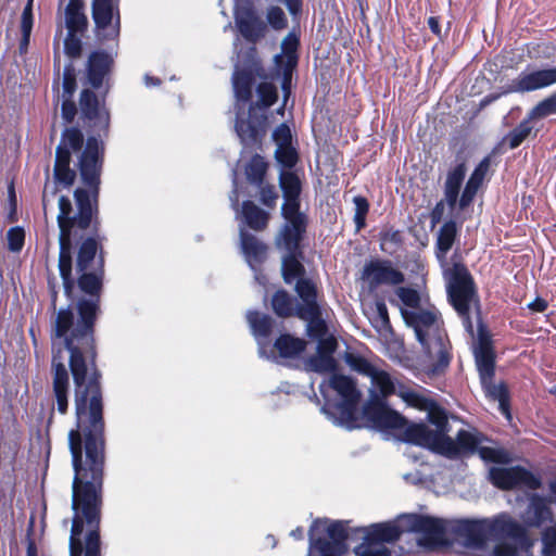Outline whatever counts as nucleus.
Segmentation results:
<instances>
[{
    "label": "nucleus",
    "mask_w": 556,
    "mask_h": 556,
    "mask_svg": "<svg viewBox=\"0 0 556 556\" xmlns=\"http://www.w3.org/2000/svg\"><path fill=\"white\" fill-rule=\"evenodd\" d=\"M77 243L72 261L73 305L60 308L51 327V340H62L70 353L74 380L75 428L68 432L74 475H104L106 438L102 374L97 365L96 324L102 314L106 236L101 228ZM68 299V296L66 295Z\"/></svg>",
    "instance_id": "obj_1"
},
{
    "label": "nucleus",
    "mask_w": 556,
    "mask_h": 556,
    "mask_svg": "<svg viewBox=\"0 0 556 556\" xmlns=\"http://www.w3.org/2000/svg\"><path fill=\"white\" fill-rule=\"evenodd\" d=\"M104 148L97 136H89L85 150L78 156L77 168L85 187L74 191L76 213L73 214L72 201L59 198L56 217L59 233V271L63 282L64 294L72 296L74 279L72 277V236L75 231L89 228H101L99 195Z\"/></svg>",
    "instance_id": "obj_2"
},
{
    "label": "nucleus",
    "mask_w": 556,
    "mask_h": 556,
    "mask_svg": "<svg viewBox=\"0 0 556 556\" xmlns=\"http://www.w3.org/2000/svg\"><path fill=\"white\" fill-rule=\"evenodd\" d=\"M452 531L473 548H483L488 541H496L494 556H528L534 545L528 530L508 513L479 520H457Z\"/></svg>",
    "instance_id": "obj_3"
},
{
    "label": "nucleus",
    "mask_w": 556,
    "mask_h": 556,
    "mask_svg": "<svg viewBox=\"0 0 556 556\" xmlns=\"http://www.w3.org/2000/svg\"><path fill=\"white\" fill-rule=\"evenodd\" d=\"M102 507L103 498H72L70 556H103Z\"/></svg>",
    "instance_id": "obj_4"
},
{
    "label": "nucleus",
    "mask_w": 556,
    "mask_h": 556,
    "mask_svg": "<svg viewBox=\"0 0 556 556\" xmlns=\"http://www.w3.org/2000/svg\"><path fill=\"white\" fill-rule=\"evenodd\" d=\"M405 323L412 327L417 340L432 363L431 372H443L451 362V344L438 315L431 311L402 309Z\"/></svg>",
    "instance_id": "obj_5"
},
{
    "label": "nucleus",
    "mask_w": 556,
    "mask_h": 556,
    "mask_svg": "<svg viewBox=\"0 0 556 556\" xmlns=\"http://www.w3.org/2000/svg\"><path fill=\"white\" fill-rule=\"evenodd\" d=\"M428 420L437 429H430L425 424H410L402 434V440L437 454H455L454 440L447 435L450 431L445 410L433 400L429 408H426Z\"/></svg>",
    "instance_id": "obj_6"
},
{
    "label": "nucleus",
    "mask_w": 556,
    "mask_h": 556,
    "mask_svg": "<svg viewBox=\"0 0 556 556\" xmlns=\"http://www.w3.org/2000/svg\"><path fill=\"white\" fill-rule=\"evenodd\" d=\"M256 78L266 79L264 68L258 64H252L248 67L236 68L232 74V89L237 102L249 103L251 115L257 111L266 114V111L278 100V89L270 81H262L256 86L257 99L252 102V90Z\"/></svg>",
    "instance_id": "obj_7"
},
{
    "label": "nucleus",
    "mask_w": 556,
    "mask_h": 556,
    "mask_svg": "<svg viewBox=\"0 0 556 556\" xmlns=\"http://www.w3.org/2000/svg\"><path fill=\"white\" fill-rule=\"evenodd\" d=\"M443 275L451 305L462 318L465 329L473 334L470 307L477 300V290L470 271L465 264L454 263L451 267L444 268Z\"/></svg>",
    "instance_id": "obj_8"
},
{
    "label": "nucleus",
    "mask_w": 556,
    "mask_h": 556,
    "mask_svg": "<svg viewBox=\"0 0 556 556\" xmlns=\"http://www.w3.org/2000/svg\"><path fill=\"white\" fill-rule=\"evenodd\" d=\"M409 531L420 534L418 544L429 549L447 545V522L444 519L410 514L405 517Z\"/></svg>",
    "instance_id": "obj_9"
},
{
    "label": "nucleus",
    "mask_w": 556,
    "mask_h": 556,
    "mask_svg": "<svg viewBox=\"0 0 556 556\" xmlns=\"http://www.w3.org/2000/svg\"><path fill=\"white\" fill-rule=\"evenodd\" d=\"M80 119L85 127L90 128L98 137L108 136L110 113L102 100L90 89H83L79 96Z\"/></svg>",
    "instance_id": "obj_10"
},
{
    "label": "nucleus",
    "mask_w": 556,
    "mask_h": 556,
    "mask_svg": "<svg viewBox=\"0 0 556 556\" xmlns=\"http://www.w3.org/2000/svg\"><path fill=\"white\" fill-rule=\"evenodd\" d=\"M362 417L365 426L372 429H405L406 418L399 412L391 409L381 401L377 394H371L370 400L366 402L362 409Z\"/></svg>",
    "instance_id": "obj_11"
},
{
    "label": "nucleus",
    "mask_w": 556,
    "mask_h": 556,
    "mask_svg": "<svg viewBox=\"0 0 556 556\" xmlns=\"http://www.w3.org/2000/svg\"><path fill=\"white\" fill-rule=\"evenodd\" d=\"M489 479L493 485L502 490H511L517 486L536 490L541 486L540 478L520 466L509 468L492 467L489 470Z\"/></svg>",
    "instance_id": "obj_12"
},
{
    "label": "nucleus",
    "mask_w": 556,
    "mask_h": 556,
    "mask_svg": "<svg viewBox=\"0 0 556 556\" xmlns=\"http://www.w3.org/2000/svg\"><path fill=\"white\" fill-rule=\"evenodd\" d=\"M328 384L341 397L339 410L342 417L348 421H354L356 408L362 396L356 381L349 376L334 372L330 376Z\"/></svg>",
    "instance_id": "obj_13"
},
{
    "label": "nucleus",
    "mask_w": 556,
    "mask_h": 556,
    "mask_svg": "<svg viewBox=\"0 0 556 556\" xmlns=\"http://www.w3.org/2000/svg\"><path fill=\"white\" fill-rule=\"evenodd\" d=\"M348 536V528L344 521H329L328 519L314 520L308 532L309 543L323 540L332 545L333 552L340 555L345 551Z\"/></svg>",
    "instance_id": "obj_14"
},
{
    "label": "nucleus",
    "mask_w": 556,
    "mask_h": 556,
    "mask_svg": "<svg viewBox=\"0 0 556 556\" xmlns=\"http://www.w3.org/2000/svg\"><path fill=\"white\" fill-rule=\"evenodd\" d=\"M362 279L368 283L370 290H375L382 285L399 286L405 281V276L391 261L372 260L364 265Z\"/></svg>",
    "instance_id": "obj_15"
},
{
    "label": "nucleus",
    "mask_w": 556,
    "mask_h": 556,
    "mask_svg": "<svg viewBox=\"0 0 556 556\" xmlns=\"http://www.w3.org/2000/svg\"><path fill=\"white\" fill-rule=\"evenodd\" d=\"M92 18L96 28L104 31L105 38H116L121 30V16L117 1L92 0Z\"/></svg>",
    "instance_id": "obj_16"
},
{
    "label": "nucleus",
    "mask_w": 556,
    "mask_h": 556,
    "mask_svg": "<svg viewBox=\"0 0 556 556\" xmlns=\"http://www.w3.org/2000/svg\"><path fill=\"white\" fill-rule=\"evenodd\" d=\"M114 65V59L103 50H97L89 54L86 64V78L93 89L105 87V93L109 91V80Z\"/></svg>",
    "instance_id": "obj_17"
},
{
    "label": "nucleus",
    "mask_w": 556,
    "mask_h": 556,
    "mask_svg": "<svg viewBox=\"0 0 556 556\" xmlns=\"http://www.w3.org/2000/svg\"><path fill=\"white\" fill-rule=\"evenodd\" d=\"M52 391L58 412L62 415L68 412L70 374L62 362L61 351L52 354L51 361Z\"/></svg>",
    "instance_id": "obj_18"
},
{
    "label": "nucleus",
    "mask_w": 556,
    "mask_h": 556,
    "mask_svg": "<svg viewBox=\"0 0 556 556\" xmlns=\"http://www.w3.org/2000/svg\"><path fill=\"white\" fill-rule=\"evenodd\" d=\"M521 526L527 528H541L554 520L552 501L540 494H532L528 505L521 514Z\"/></svg>",
    "instance_id": "obj_19"
},
{
    "label": "nucleus",
    "mask_w": 556,
    "mask_h": 556,
    "mask_svg": "<svg viewBox=\"0 0 556 556\" xmlns=\"http://www.w3.org/2000/svg\"><path fill=\"white\" fill-rule=\"evenodd\" d=\"M266 123L267 115L264 113L257 115L255 112L251 115L249 112L248 117L238 116L235 129L241 143L247 148H253L260 144L266 132Z\"/></svg>",
    "instance_id": "obj_20"
},
{
    "label": "nucleus",
    "mask_w": 556,
    "mask_h": 556,
    "mask_svg": "<svg viewBox=\"0 0 556 556\" xmlns=\"http://www.w3.org/2000/svg\"><path fill=\"white\" fill-rule=\"evenodd\" d=\"M555 84L556 67L542 68L529 73L522 72L513 81L508 92H530L547 88Z\"/></svg>",
    "instance_id": "obj_21"
},
{
    "label": "nucleus",
    "mask_w": 556,
    "mask_h": 556,
    "mask_svg": "<svg viewBox=\"0 0 556 556\" xmlns=\"http://www.w3.org/2000/svg\"><path fill=\"white\" fill-rule=\"evenodd\" d=\"M295 292L302 300V304L296 305L295 316L306 317V315L317 314L320 306L317 302L316 285L311 279L300 278L295 285Z\"/></svg>",
    "instance_id": "obj_22"
},
{
    "label": "nucleus",
    "mask_w": 556,
    "mask_h": 556,
    "mask_svg": "<svg viewBox=\"0 0 556 556\" xmlns=\"http://www.w3.org/2000/svg\"><path fill=\"white\" fill-rule=\"evenodd\" d=\"M240 247L247 262L253 269L266 260L267 245L244 229L240 230Z\"/></svg>",
    "instance_id": "obj_23"
},
{
    "label": "nucleus",
    "mask_w": 556,
    "mask_h": 556,
    "mask_svg": "<svg viewBox=\"0 0 556 556\" xmlns=\"http://www.w3.org/2000/svg\"><path fill=\"white\" fill-rule=\"evenodd\" d=\"M458 235V226L454 219H448L439 228L435 240V256L440 264L445 267L447 265V253L454 245Z\"/></svg>",
    "instance_id": "obj_24"
},
{
    "label": "nucleus",
    "mask_w": 556,
    "mask_h": 556,
    "mask_svg": "<svg viewBox=\"0 0 556 556\" xmlns=\"http://www.w3.org/2000/svg\"><path fill=\"white\" fill-rule=\"evenodd\" d=\"M236 23L240 34L251 42L264 37L266 26L252 10H245L236 16Z\"/></svg>",
    "instance_id": "obj_25"
},
{
    "label": "nucleus",
    "mask_w": 556,
    "mask_h": 556,
    "mask_svg": "<svg viewBox=\"0 0 556 556\" xmlns=\"http://www.w3.org/2000/svg\"><path fill=\"white\" fill-rule=\"evenodd\" d=\"M475 357L481 382L493 380L495 374V355L491 343L481 339L475 351Z\"/></svg>",
    "instance_id": "obj_26"
},
{
    "label": "nucleus",
    "mask_w": 556,
    "mask_h": 556,
    "mask_svg": "<svg viewBox=\"0 0 556 556\" xmlns=\"http://www.w3.org/2000/svg\"><path fill=\"white\" fill-rule=\"evenodd\" d=\"M466 170V164L465 162H462L447 172L446 180L444 182V197L446 204L451 210H454L457 204Z\"/></svg>",
    "instance_id": "obj_27"
},
{
    "label": "nucleus",
    "mask_w": 556,
    "mask_h": 556,
    "mask_svg": "<svg viewBox=\"0 0 556 556\" xmlns=\"http://www.w3.org/2000/svg\"><path fill=\"white\" fill-rule=\"evenodd\" d=\"M83 0H70L65 8V26L67 33H79L83 35L88 27V18L85 14Z\"/></svg>",
    "instance_id": "obj_28"
},
{
    "label": "nucleus",
    "mask_w": 556,
    "mask_h": 556,
    "mask_svg": "<svg viewBox=\"0 0 556 556\" xmlns=\"http://www.w3.org/2000/svg\"><path fill=\"white\" fill-rule=\"evenodd\" d=\"M279 186L285 199L283 204H301L302 181L294 172H280Z\"/></svg>",
    "instance_id": "obj_29"
},
{
    "label": "nucleus",
    "mask_w": 556,
    "mask_h": 556,
    "mask_svg": "<svg viewBox=\"0 0 556 556\" xmlns=\"http://www.w3.org/2000/svg\"><path fill=\"white\" fill-rule=\"evenodd\" d=\"M242 217L249 228L255 231H263L267 228L270 215L257 206L253 201H243L241 207Z\"/></svg>",
    "instance_id": "obj_30"
},
{
    "label": "nucleus",
    "mask_w": 556,
    "mask_h": 556,
    "mask_svg": "<svg viewBox=\"0 0 556 556\" xmlns=\"http://www.w3.org/2000/svg\"><path fill=\"white\" fill-rule=\"evenodd\" d=\"M71 153L56 149L53 177L55 181L65 188L71 187L76 179V172L71 168Z\"/></svg>",
    "instance_id": "obj_31"
},
{
    "label": "nucleus",
    "mask_w": 556,
    "mask_h": 556,
    "mask_svg": "<svg viewBox=\"0 0 556 556\" xmlns=\"http://www.w3.org/2000/svg\"><path fill=\"white\" fill-rule=\"evenodd\" d=\"M421 391L414 390L404 383H397V396L403 400L408 406L425 410L429 408L433 399L429 397L428 390L420 388Z\"/></svg>",
    "instance_id": "obj_32"
},
{
    "label": "nucleus",
    "mask_w": 556,
    "mask_h": 556,
    "mask_svg": "<svg viewBox=\"0 0 556 556\" xmlns=\"http://www.w3.org/2000/svg\"><path fill=\"white\" fill-rule=\"evenodd\" d=\"M482 441V437L479 433H472L467 430H459L456 435V440H454V445L456 448L455 454H442L448 458H456L460 454L470 453L473 454L478 452L479 444Z\"/></svg>",
    "instance_id": "obj_33"
},
{
    "label": "nucleus",
    "mask_w": 556,
    "mask_h": 556,
    "mask_svg": "<svg viewBox=\"0 0 556 556\" xmlns=\"http://www.w3.org/2000/svg\"><path fill=\"white\" fill-rule=\"evenodd\" d=\"M535 119V117H531V113L529 112L527 116L503 138V143H507L511 150L518 148L532 135L534 129L533 122Z\"/></svg>",
    "instance_id": "obj_34"
},
{
    "label": "nucleus",
    "mask_w": 556,
    "mask_h": 556,
    "mask_svg": "<svg viewBox=\"0 0 556 556\" xmlns=\"http://www.w3.org/2000/svg\"><path fill=\"white\" fill-rule=\"evenodd\" d=\"M369 378L371 379L372 386L378 391L376 394L381 401L387 400L393 394L397 395V383L400 382L392 379L391 375L387 371L376 368Z\"/></svg>",
    "instance_id": "obj_35"
},
{
    "label": "nucleus",
    "mask_w": 556,
    "mask_h": 556,
    "mask_svg": "<svg viewBox=\"0 0 556 556\" xmlns=\"http://www.w3.org/2000/svg\"><path fill=\"white\" fill-rule=\"evenodd\" d=\"M300 208L301 204H282L281 215L285 219L282 226L306 232L308 216L304 212H301Z\"/></svg>",
    "instance_id": "obj_36"
},
{
    "label": "nucleus",
    "mask_w": 556,
    "mask_h": 556,
    "mask_svg": "<svg viewBox=\"0 0 556 556\" xmlns=\"http://www.w3.org/2000/svg\"><path fill=\"white\" fill-rule=\"evenodd\" d=\"M303 257V252L291 253L287 252V255L282 258V276L287 283H292L295 279L303 278L305 268L300 262Z\"/></svg>",
    "instance_id": "obj_37"
},
{
    "label": "nucleus",
    "mask_w": 556,
    "mask_h": 556,
    "mask_svg": "<svg viewBox=\"0 0 556 556\" xmlns=\"http://www.w3.org/2000/svg\"><path fill=\"white\" fill-rule=\"evenodd\" d=\"M274 345L282 357H296L305 350L306 342L286 333L278 337Z\"/></svg>",
    "instance_id": "obj_38"
},
{
    "label": "nucleus",
    "mask_w": 556,
    "mask_h": 556,
    "mask_svg": "<svg viewBox=\"0 0 556 556\" xmlns=\"http://www.w3.org/2000/svg\"><path fill=\"white\" fill-rule=\"evenodd\" d=\"M268 163L265 159L260 154H255L245 165L244 174L251 185L261 186L265 181Z\"/></svg>",
    "instance_id": "obj_39"
},
{
    "label": "nucleus",
    "mask_w": 556,
    "mask_h": 556,
    "mask_svg": "<svg viewBox=\"0 0 556 556\" xmlns=\"http://www.w3.org/2000/svg\"><path fill=\"white\" fill-rule=\"evenodd\" d=\"M402 532L401 528L394 523H377L370 527L367 534L377 542L386 544L396 542Z\"/></svg>",
    "instance_id": "obj_40"
},
{
    "label": "nucleus",
    "mask_w": 556,
    "mask_h": 556,
    "mask_svg": "<svg viewBox=\"0 0 556 556\" xmlns=\"http://www.w3.org/2000/svg\"><path fill=\"white\" fill-rule=\"evenodd\" d=\"M305 233V231L294 230L292 228L282 226L279 237L277 238V245L285 249L287 252H302L301 242Z\"/></svg>",
    "instance_id": "obj_41"
},
{
    "label": "nucleus",
    "mask_w": 556,
    "mask_h": 556,
    "mask_svg": "<svg viewBox=\"0 0 556 556\" xmlns=\"http://www.w3.org/2000/svg\"><path fill=\"white\" fill-rule=\"evenodd\" d=\"M247 320L255 337L267 338L271 333L274 319L269 315L251 311L247 314Z\"/></svg>",
    "instance_id": "obj_42"
},
{
    "label": "nucleus",
    "mask_w": 556,
    "mask_h": 556,
    "mask_svg": "<svg viewBox=\"0 0 556 556\" xmlns=\"http://www.w3.org/2000/svg\"><path fill=\"white\" fill-rule=\"evenodd\" d=\"M271 307L275 314L281 318L295 316L294 300L286 290H278L273 295Z\"/></svg>",
    "instance_id": "obj_43"
},
{
    "label": "nucleus",
    "mask_w": 556,
    "mask_h": 556,
    "mask_svg": "<svg viewBox=\"0 0 556 556\" xmlns=\"http://www.w3.org/2000/svg\"><path fill=\"white\" fill-rule=\"evenodd\" d=\"M84 144V135L80 129L77 127H68L65 128L60 144L56 149H60L62 152L71 153V151L78 152L80 151V154L85 150V148L81 150Z\"/></svg>",
    "instance_id": "obj_44"
},
{
    "label": "nucleus",
    "mask_w": 556,
    "mask_h": 556,
    "mask_svg": "<svg viewBox=\"0 0 556 556\" xmlns=\"http://www.w3.org/2000/svg\"><path fill=\"white\" fill-rule=\"evenodd\" d=\"M356 556H390L391 551L381 542H377L367 533L364 541L354 548Z\"/></svg>",
    "instance_id": "obj_45"
},
{
    "label": "nucleus",
    "mask_w": 556,
    "mask_h": 556,
    "mask_svg": "<svg viewBox=\"0 0 556 556\" xmlns=\"http://www.w3.org/2000/svg\"><path fill=\"white\" fill-rule=\"evenodd\" d=\"M483 390L488 397L500 403L501 409L509 414L508 412V390L504 383L495 384L493 380L481 382Z\"/></svg>",
    "instance_id": "obj_46"
},
{
    "label": "nucleus",
    "mask_w": 556,
    "mask_h": 556,
    "mask_svg": "<svg viewBox=\"0 0 556 556\" xmlns=\"http://www.w3.org/2000/svg\"><path fill=\"white\" fill-rule=\"evenodd\" d=\"M343 359L352 370L361 375L370 377L371 374L376 370V367L367 358L359 354L345 352Z\"/></svg>",
    "instance_id": "obj_47"
},
{
    "label": "nucleus",
    "mask_w": 556,
    "mask_h": 556,
    "mask_svg": "<svg viewBox=\"0 0 556 556\" xmlns=\"http://www.w3.org/2000/svg\"><path fill=\"white\" fill-rule=\"evenodd\" d=\"M376 316L372 320L375 329L379 334L388 337L393 333L391 321L389 318L388 307L384 302L379 301L376 303Z\"/></svg>",
    "instance_id": "obj_48"
},
{
    "label": "nucleus",
    "mask_w": 556,
    "mask_h": 556,
    "mask_svg": "<svg viewBox=\"0 0 556 556\" xmlns=\"http://www.w3.org/2000/svg\"><path fill=\"white\" fill-rule=\"evenodd\" d=\"M477 453L488 463L509 464L513 460L510 453L501 447L480 446Z\"/></svg>",
    "instance_id": "obj_49"
},
{
    "label": "nucleus",
    "mask_w": 556,
    "mask_h": 556,
    "mask_svg": "<svg viewBox=\"0 0 556 556\" xmlns=\"http://www.w3.org/2000/svg\"><path fill=\"white\" fill-rule=\"evenodd\" d=\"M302 320L307 321V334L313 339H320L327 333V325L321 319V309H317L315 315H306V317H299Z\"/></svg>",
    "instance_id": "obj_50"
},
{
    "label": "nucleus",
    "mask_w": 556,
    "mask_h": 556,
    "mask_svg": "<svg viewBox=\"0 0 556 556\" xmlns=\"http://www.w3.org/2000/svg\"><path fill=\"white\" fill-rule=\"evenodd\" d=\"M311 368L319 374L337 372V362L332 355L316 354L308 359Z\"/></svg>",
    "instance_id": "obj_51"
},
{
    "label": "nucleus",
    "mask_w": 556,
    "mask_h": 556,
    "mask_svg": "<svg viewBox=\"0 0 556 556\" xmlns=\"http://www.w3.org/2000/svg\"><path fill=\"white\" fill-rule=\"evenodd\" d=\"M275 156L277 162L285 168H293L298 161L299 155L295 148L291 146L279 147L276 149Z\"/></svg>",
    "instance_id": "obj_52"
},
{
    "label": "nucleus",
    "mask_w": 556,
    "mask_h": 556,
    "mask_svg": "<svg viewBox=\"0 0 556 556\" xmlns=\"http://www.w3.org/2000/svg\"><path fill=\"white\" fill-rule=\"evenodd\" d=\"M77 88L75 67L72 63L67 64L63 71L62 94L61 98H73Z\"/></svg>",
    "instance_id": "obj_53"
},
{
    "label": "nucleus",
    "mask_w": 556,
    "mask_h": 556,
    "mask_svg": "<svg viewBox=\"0 0 556 556\" xmlns=\"http://www.w3.org/2000/svg\"><path fill=\"white\" fill-rule=\"evenodd\" d=\"M531 117L536 119L556 114V91L549 97L539 102L531 111Z\"/></svg>",
    "instance_id": "obj_54"
},
{
    "label": "nucleus",
    "mask_w": 556,
    "mask_h": 556,
    "mask_svg": "<svg viewBox=\"0 0 556 556\" xmlns=\"http://www.w3.org/2000/svg\"><path fill=\"white\" fill-rule=\"evenodd\" d=\"M355 204L354 223L356 230L359 231L366 226V216L369 211V203L366 198L357 195L353 199Z\"/></svg>",
    "instance_id": "obj_55"
},
{
    "label": "nucleus",
    "mask_w": 556,
    "mask_h": 556,
    "mask_svg": "<svg viewBox=\"0 0 556 556\" xmlns=\"http://www.w3.org/2000/svg\"><path fill=\"white\" fill-rule=\"evenodd\" d=\"M8 249L11 252H20L25 242V231L22 227H12L7 232Z\"/></svg>",
    "instance_id": "obj_56"
},
{
    "label": "nucleus",
    "mask_w": 556,
    "mask_h": 556,
    "mask_svg": "<svg viewBox=\"0 0 556 556\" xmlns=\"http://www.w3.org/2000/svg\"><path fill=\"white\" fill-rule=\"evenodd\" d=\"M260 189V201L268 208H275L279 194L274 185L265 184V181L257 186Z\"/></svg>",
    "instance_id": "obj_57"
},
{
    "label": "nucleus",
    "mask_w": 556,
    "mask_h": 556,
    "mask_svg": "<svg viewBox=\"0 0 556 556\" xmlns=\"http://www.w3.org/2000/svg\"><path fill=\"white\" fill-rule=\"evenodd\" d=\"M396 295L401 300V302L410 308H417L420 304V295L417 290L407 288V287H399L395 290Z\"/></svg>",
    "instance_id": "obj_58"
},
{
    "label": "nucleus",
    "mask_w": 556,
    "mask_h": 556,
    "mask_svg": "<svg viewBox=\"0 0 556 556\" xmlns=\"http://www.w3.org/2000/svg\"><path fill=\"white\" fill-rule=\"evenodd\" d=\"M79 33H67L64 40V51L71 59H78L81 55V40L77 37Z\"/></svg>",
    "instance_id": "obj_59"
},
{
    "label": "nucleus",
    "mask_w": 556,
    "mask_h": 556,
    "mask_svg": "<svg viewBox=\"0 0 556 556\" xmlns=\"http://www.w3.org/2000/svg\"><path fill=\"white\" fill-rule=\"evenodd\" d=\"M267 22L277 30L283 29L288 25V20L285 12L279 7H270L267 10Z\"/></svg>",
    "instance_id": "obj_60"
},
{
    "label": "nucleus",
    "mask_w": 556,
    "mask_h": 556,
    "mask_svg": "<svg viewBox=\"0 0 556 556\" xmlns=\"http://www.w3.org/2000/svg\"><path fill=\"white\" fill-rule=\"evenodd\" d=\"M299 41L296 37L292 35H288L283 41H282V50L287 58V66L288 67H294L296 64V49H298Z\"/></svg>",
    "instance_id": "obj_61"
},
{
    "label": "nucleus",
    "mask_w": 556,
    "mask_h": 556,
    "mask_svg": "<svg viewBox=\"0 0 556 556\" xmlns=\"http://www.w3.org/2000/svg\"><path fill=\"white\" fill-rule=\"evenodd\" d=\"M273 139L279 147H286L292 144L291 129L287 124H280L273 132Z\"/></svg>",
    "instance_id": "obj_62"
},
{
    "label": "nucleus",
    "mask_w": 556,
    "mask_h": 556,
    "mask_svg": "<svg viewBox=\"0 0 556 556\" xmlns=\"http://www.w3.org/2000/svg\"><path fill=\"white\" fill-rule=\"evenodd\" d=\"M479 188H480V186H478L477 184H475L470 180H468L466 182V186H465L463 193L458 201V205H459L460 210H464L471 204Z\"/></svg>",
    "instance_id": "obj_63"
},
{
    "label": "nucleus",
    "mask_w": 556,
    "mask_h": 556,
    "mask_svg": "<svg viewBox=\"0 0 556 556\" xmlns=\"http://www.w3.org/2000/svg\"><path fill=\"white\" fill-rule=\"evenodd\" d=\"M309 556H340L333 552L332 545L323 540H317L316 543H309Z\"/></svg>",
    "instance_id": "obj_64"
}]
</instances>
